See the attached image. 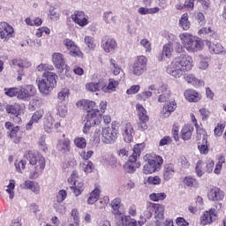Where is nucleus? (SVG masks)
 <instances>
[{"label": "nucleus", "instance_id": "obj_6", "mask_svg": "<svg viewBox=\"0 0 226 226\" xmlns=\"http://www.w3.org/2000/svg\"><path fill=\"white\" fill-rule=\"evenodd\" d=\"M142 149H144V144H137L133 147V153L124 165V172L127 174H135L137 169H140V162H137V160L140 158Z\"/></svg>", "mask_w": 226, "mask_h": 226}, {"label": "nucleus", "instance_id": "obj_48", "mask_svg": "<svg viewBox=\"0 0 226 226\" xmlns=\"http://www.w3.org/2000/svg\"><path fill=\"white\" fill-rule=\"evenodd\" d=\"M84 41L85 45H87L90 50H94V49H96V43L94 42V38L93 36L86 35Z\"/></svg>", "mask_w": 226, "mask_h": 226}, {"label": "nucleus", "instance_id": "obj_59", "mask_svg": "<svg viewBox=\"0 0 226 226\" xmlns=\"http://www.w3.org/2000/svg\"><path fill=\"white\" fill-rule=\"evenodd\" d=\"M225 130V124H217L214 130L215 137H222L223 131Z\"/></svg>", "mask_w": 226, "mask_h": 226}, {"label": "nucleus", "instance_id": "obj_24", "mask_svg": "<svg viewBox=\"0 0 226 226\" xmlns=\"http://www.w3.org/2000/svg\"><path fill=\"white\" fill-rule=\"evenodd\" d=\"M184 96L190 102L197 103V102H200V94L193 89L185 90Z\"/></svg>", "mask_w": 226, "mask_h": 226}, {"label": "nucleus", "instance_id": "obj_60", "mask_svg": "<svg viewBox=\"0 0 226 226\" xmlns=\"http://www.w3.org/2000/svg\"><path fill=\"white\" fill-rule=\"evenodd\" d=\"M94 154V152L93 150H88L86 152V150H81L79 152V155L81 156L82 160H85V162H88L89 158Z\"/></svg>", "mask_w": 226, "mask_h": 226}, {"label": "nucleus", "instance_id": "obj_25", "mask_svg": "<svg viewBox=\"0 0 226 226\" xmlns=\"http://www.w3.org/2000/svg\"><path fill=\"white\" fill-rule=\"evenodd\" d=\"M117 86H119V81L114 79H109L108 85L105 79H103L102 91L103 93H114L117 89Z\"/></svg>", "mask_w": 226, "mask_h": 226}, {"label": "nucleus", "instance_id": "obj_50", "mask_svg": "<svg viewBox=\"0 0 226 226\" xmlns=\"http://www.w3.org/2000/svg\"><path fill=\"white\" fill-rule=\"evenodd\" d=\"M149 199L154 202H158L160 200H165V199H167V194H165V192H159V193L154 192L149 195Z\"/></svg>", "mask_w": 226, "mask_h": 226}, {"label": "nucleus", "instance_id": "obj_33", "mask_svg": "<svg viewBox=\"0 0 226 226\" xmlns=\"http://www.w3.org/2000/svg\"><path fill=\"white\" fill-rule=\"evenodd\" d=\"M178 26L183 31H188L190 29L192 24L190 23L188 13L185 12L181 16Z\"/></svg>", "mask_w": 226, "mask_h": 226}, {"label": "nucleus", "instance_id": "obj_51", "mask_svg": "<svg viewBox=\"0 0 226 226\" xmlns=\"http://www.w3.org/2000/svg\"><path fill=\"white\" fill-rule=\"evenodd\" d=\"M103 20L106 22V24H110V22H113V24H116L117 22V19L116 16H112V11H106L103 13Z\"/></svg>", "mask_w": 226, "mask_h": 226}, {"label": "nucleus", "instance_id": "obj_9", "mask_svg": "<svg viewBox=\"0 0 226 226\" xmlns=\"http://www.w3.org/2000/svg\"><path fill=\"white\" fill-rule=\"evenodd\" d=\"M163 164V158L160 155H155L154 157L148 158L147 160V163L143 167V173L147 174H154L156 172L162 165Z\"/></svg>", "mask_w": 226, "mask_h": 226}, {"label": "nucleus", "instance_id": "obj_4", "mask_svg": "<svg viewBox=\"0 0 226 226\" xmlns=\"http://www.w3.org/2000/svg\"><path fill=\"white\" fill-rule=\"evenodd\" d=\"M57 86V76L56 72H45L42 79L38 80V89L42 96H49Z\"/></svg>", "mask_w": 226, "mask_h": 226}, {"label": "nucleus", "instance_id": "obj_62", "mask_svg": "<svg viewBox=\"0 0 226 226\" xmlns=\"http://www.w3.org/2000/svg\"><path fill=\"white\" fill-rule=\"evenodd\" d=\"M26 161H24V160L16 162H15L16 170H17L19 174H22V170H26Z\"/></svg>", "mask_w": 226, "mask_h": 226}, {"label": "nucleus", "instance_id": "obj_47", "mask_svg": "<svg viewBox=\"0 0 226 226\" xmlns=\"http://www.w3.org/2000/svg\"><path fill=\"white\" fill-rule=\"evenodd\" d=\"M5 109L7 114H12V116H18L19 112H20V105L19 104L7 105Z\"/></svg>", "mask_w": 226, "mask_h": 226}, {"label": "nucleus", "instance_id": "obj_38", "mask_svg": "<svg viewBox=\"0 0 226 226\" xmlns=\"http://www.w3.org/2000/svg\"><path fill=\"white\" fill-rule=\"evenodd\" d=\"M71 186V190L73 191L75 197H79V195H82V192H84V182H75Z\"/></svg>", "mask_w": 226, "mask_h": 226}, {"label": "nucleus", "instance_id": "obj_18", "mask_svg": "<svg viewBox=\"0 0 226 226\" xmlns=\"http://www.w3.org/2000/svg\"><path fill=\"white\" fill-rule=\"evenodd\" d=\"M207 47H208L210 54H226L225 48H223V46L220 42L207 41Z\"/></svg>", "mask_w": 226, "mask_h": 226}, {"label": "nucleus", "instance_id": "obj_63", "mask_svg": "<svg viewBox=\"0 0 226 226\" xmlns=\"http://www.w3.org/2000/svg\"><path fill=\"white\" fill-rule=\"evenodd\" d=\"M139 43H140L141 47H143V49H145L146 52H151L152 48H151V41H149V40L142 39Z\"/></svg>", "mask_w": 226, "mask_h": 226}, {"label": "nucleus", "instance_id": "obj_53", "mask_svg": "<svg viewBox=\"0 0 226 226\" xmlns=\"http://www.w3.org/2000/svg\"><path fill=\"white\" fill-rule=\"evenodd\" d=\"M148 90H145L141 94H139L137 95L138 100H143V102H146V100H149L151 96H153V90H149V87L147 88Z\"/></svg>", "mask_w": 226, "mask_h": 226}, {"label": "nucleus", "instance_id": "obj_31", "mask_svg": "<svg viewBox=\"0 0 226 226\" xmlns=\"http://www.w3.org/2000/svg\"><path fill=\"white\" fill-rule=\"evenodd\" d=\"M25 186L26 190H30L33 192V193H35V195H40V190H41V188L40 187V184H38V182L26 180Z\"/></svg>", "mask_w": 226, "mask_h": 226}, {"label": "nucleus", "instance_id": "obj_21", "mask_svg": "<svg viewBox=\"0 0 226 226\" xmlns=\"http://www.w3.org/2000/svg\"><path fill=\"white\" fill-rule=\"evenodd\" d=\"M207 197L209 200H213L215 202L216 200H223L225 193L220 188L214 187L208 191Z\"/></svg>", "mask_w": 226, "mask_h": 226}, {"label": "nucleus", "instance_id": "obj_34", "mask_svg": "<svg viewBox=\"0 0 226 226\" xmlns=\"http://www.w3.org/2000/svg\"><path fill=\"white\" fill-rule=\"evenodd\" d=\"M121 206H123L121 204V198H115L111 201L110 203L111 211L115 215V216H121V211L119 210L121 209Z\"/></svg>", "mask_w": 226, "mask_h": 226}, {"label": "nucleus", "instance_id": "obj_64", "mask_svg": "<svg viewBox=\"0 0 226 226\" xmlns=\"http://www.w3.org/2000/svg\"><path fill=\"white\" fill-rule=\"evenodd\" d=\"M44 114H45V111H43V109H39V110L35 111L34 113V115L32 116L33 121H34V123H38V121H40V119H41V117H43Z\"/></svg>", "mask_w": 226, "mask_h": 226}, {"label": "nucleus", "instance_id": "obj_19", "mask_svg": "<svg viewBox=\"0 0 226 226\" xmlns=\"http://www.w3.org/2000/svg\"><path fill=\"white\" fill-rule=\"evenodd\" d=\"M202 135V143H200L198 149L200 150V154H207L209 149L207 148V134L203 129H197V134Z\"/></svg>", "mask_w": 226, "mask_h": 226}, {"label": "nucleus", "instance_id": "obj_16", "mask_svg": "<svg viewBox=\"0 0 226 226\" xmlns=\"http://www.w3.org/2000/svg\"><path fill=\"white\" fill-rule=\"evenodd\" d=\"M177 109V102L175 100L170 101V102L163 105L162 111H161V117L163 119H167V117H170V114L172 112H176Z\"/></svg>", "mask_w": 226, "mask_h": 226}, {"label": "nucleus", "instance_id": "obj_23", "mask_svg": "<svg viewBox=\"0 0 226 226\" xmlns=\"http://www.w3.org/2000/svg\"><path fill=\"white\" fill-rule=\"evenodd\" d=\"M53 64L58 70H64L66 66V62H64V56L62 53H54L52 55Z\"/></svg>", "mask_w": 226, "mask_h": 226}, {"label": "nucleus", "instance_id": "obj_26", "mask_svg": "<svg viewBox=\"0 0 226 226\" xmlns=\"http://www.w3.org/2000/svg\"><path fill=\"white\" fill-rule=\"evenodd\" d=\"M56 149L60 153H70L72 149V141L70 139H64L58 141Z\"/></svg>", "mask_w": 226, "mask_h": 226}, {"label": "nucleus", "instance_id": "obj_49", "mask_svg": "<svg viewBox=\"0 0 226 226\" xmlns=\"http://www.w3.org/2000/svg\"><path fill=\"white\" fill-rule=\"evenodd\" d=\"M74 144L79 149H86L87 141L86 140V138L77 137L74 139Z\"/></svg>", "mask_w": 226, "mask_h": 226}, {"label": "nucleus", "instance_id": "obj_46", "mask_svg": "<svg viewBox=\"0 0 226 226\" xmlns=\"http://www.w3.org/2000/svg\"><path fill=\"white\" fill-rule=\"evenodd\" d=\"M154 213V203L147 202V210L144 212V216L147 220H149Z\"/></svg>", "mask_w": 226, "mask_h": 226}, {"label": "nucleus", "instance_id": "obj_52", "mask_svg": "<svg viewBox=\"0 0 226 226\" xmlns=\"http://www.w3.org/2000/svg\"><path fill=\"white\" fill-rule=\"evenodd\" d=\"M15 180H10L9 185H7L6 192L9 194V199L13 200L15 198Z\"/></svg>", "mask_w": 226, "mask_h": 226}, {"label": "nucleus", "instance_id": "obj_8", "mask_svg": "<svg viewBox=\"0 0 226 226\" xmlns=\"http://www.w3.org/2000/svg\"><path fill=\"white\" fill-rule=\"evenodd\" d=\"M148 89L149 91H154V94H159V103H165L167 100L170 99V88H169V86L163 83H156L154 85H150L148 87Z\"/></svg>", "mask_w": 226, "mask_h": 226}, {"label": "nucleus", "instance_id": "obj_44", "mask_svg": "<svg viewBox=\"0 0 226 226\" xmlns=\"http://www.w3.org/2000/svg\"><path fill=\"white\" fill-rule=\"evenodd\" d=\"M81 170L85 171L86 174H91L94 170V163L91 161H85L81 163Z\"/></svg>", "mask_w": 226, "mask_h": 226}, {"label": "nucleus", "instance_id": "obj_55", "mask_svg": "<svg viewBox=\"0 0 226 226\" xmlns=\"http://www.w3.org/2000/svg\"><path fill=\"white\" fill-rule=\"evenodd\" d=\"M58 100L64 102L70 97V89L63 88L57 94Z\"/></svg>", "mask_w": 226, "mask_h": 226}, {"label": "nucleus", "instance_id": "obj_40", "mask_svg": "<svg viewBox=\"0 0 226 226\" xmlns=\"http://www.w3.org/2000/svg\"><path fill=\"white\" fill-rule=\"evenodd\" d=\"M184 185L189 188H197L199 186V181L195 177L189 176L184 178Z\"/></svg>", "mask_w": 226, "mask_h": 226}, {"label": "nucleus", "instance_id": "obj_14", "mask_svg": "<svg viewBox=\"0 0 226 226\" xmlns=\"http://www.w3.org/2000/svg\"><path fill=\"white\" fill-rule=\"evenodd\" d=\"M64 46L73 57H82V51H80L79 46L72 39H64Z\"/></svg>", "mask_w": 226, "mask_h": 226}, {"label": "nucleus", "instance_id": "obj_30", "mask_svg": "<svg viewBox=\"0 0 226 226\" xmlns=\"http://www.w3.org/2000/svg\"><path fill=\"white\" fill-rule=\"evenodd\" d=\"M86 89L91 93L103 91V79H100L97 83L90 82L86 85Z\"/></svg>", "mask_w": 226, "mask_h": 226}, {"label": "nucleus", "instance_id": "obj_29", "mask_svg": "<svg viewBox=\"0 0 226 226\" xmlns=\"http://www.w3.org/2000/svg\"><path fill=\"white\" fill-rule=\"evenodd\" d=\"M102 47L103 50L109 54L114 52L115 49H117V42L114 39H108L102 43Z\"/></svg>", "mask_w": 226, "mask_h": 226}, {"label": "nucleus", "instance_id": "obj_7", "mask_svg": "<svg viewBox=\"0 0 226 226\" xmlns=\"http://www.w3.org/2000/svg\"><path fill=\"white\" fill-rule=\"evenodd\" d=\"M119 132V122L113 121L111 127H103L102 129L101 140L103 144H114L117 140Z\"/></svg>", "mask_w": 226, "mask_h": 226}, {"label": "nucleus", "instance_id": "obj_32", "mask_svg": "<svg viewBox=\"0 0 226 226\" xmlns=\"http://www.w3.org/2000/svg\"><path fill=\"white\" fill-rule=\"evenodd\" d=\"M193 133V126L185 124L181 130V139L183 140H190Z\"/></svg>", "mask_w": 226, "mask_h": 226}, {"label": "nucleus", "instance_id": "obj_58", "mask_svg": "<svg viewBox=\"0 0 226 226\" xmlns=\"http://www.w3.org/2000/svg\"><path fill=\"white\" fill-rule=\"evenodd\" d=\"M45 135H41L38 140L39 147H41V151H43V153H47V151H49V147H47V143L45 142Z\"/></svg>", "mask_w": 226, "mask_h": 226}, {"label": "nucleus", "instance_id": "obj_56", "mask_svg": "<svg viewBox=\"0 0 226 226\" xmlns=\"http://www.w3.org/2000/svg\"><path fill=\"white\" fill-rule=\"evenodd\" d=\"M53 207L59 215H64L66 213V207L63 205V202L55 201Z\"/></svg>", "mask_w": 226, "mask_h": 226}, {"label": "nucleus", "instance_id": "obj_41", "mask_svg": "<svg viewBox=\"0 0 226 226\" xmlns=\"http://www.w3.org/2000/svg\"><path fill=\"white\" fill-rule=\"evenodd\" d=\"M11 64L13 66H19V68H29L31 62L20 58L12 59Z\"/></svg>", "mask_w": 226, "mask_h": 226}, {"label": "nucleus", "instance_id": "obj_3", "mask_svg": "<svg viewBox=\"0 0 226 226\" xmlns=\"http://www.w3.org/2000/svg\"><path fill=\"white\" fill-rule=\"evenodd\" d=\"M27 160L32 166L30 169V179H38L40 176L43 174L45 167L47 166V161L41 154L28 153Z\"/></svg>", "mask_w": 226, "mask_h": 226}, {"label": "nucleus", "instance_id": "obj_5", "mask_svg": "<svg viewBox=\"0 0 226 226\" xmlns=\"http://www.w3.org/2000/svg\"><path fill=\"white\" fill-rule=\"evenodd\" d=\"M179 38L182 41L184 49L188 50L190 53L195 54V52H200V50L204 49V41L193 36L192 34H180Z\"/></svg>", "mask_w": 226, "mask_h": 226}, {"label": "nucleus", "instance_id": "obj_28", "mask_svg": "<svg viewBox=\"0 0 226 226\" xmlns=\"http://www.w3.org/2000/svg\"><path fill=\"white\" fill-rule=\"evenodd\" d=\"M174 174H176V169L174 168V164L172 163L166 164L163 169L164 181H170V179L174 177Z\"/></svg>", "mask_w": 226, "mask_h": 226}, {"label": "nucleus", "instance_id": "obj_27", "mask_svg": "<svg viewBox=\"0 0 226 226\" xmlns=\"http://www.w3.org/2000/svg\"><path fill=\"white\" fill-rule=\"evenodd\" d=\"M184 79L188 84H192L194 87H202L206 85L204 80L197 79L193 74H186Z\"/></svg>", "mask_w": 226, "mask_h": 226}, {"label": "nucleus", "instance_id": "obj_39", "mask_svg": "<svg viewBox=\"0 0 226 226\" xmlns=\"http://www.w3.org/2000/svg\"><path fill=\"white\" fill-rule=\"evenodd\" d=\"M174 52V45L172 42H168L164 44L162 48V56H165V57L170 58L172 57V53Z\"/></svg>", "mask_w": 226, "mask_h": 226}, {"label": "nucleus", "instance_id": "obj_15", "mask_svg": "<svg viewBox=\"0 0 226 226\" xmlns=\"http://www.w3.org/2000/svg\"><path fill=\"white\" fill-rule=\"evenodd\" d=\"M216 209L210 208L207 211L203 212L200 218V225H211L215 220H216Z\"/></svg>", "mask_w": 226, "mask_h": 226}, {"label": "nucleus", "instance_id": "obj_2", "mask_svg": "<svg viewBox=\"0 0 226 226\" xmlns=\"http://www.w3.org/2000/svg\"><path fill=\"white\" fill-rule=\"evenodd\" d=\"M193 68V58L186 54L176 56L171 65L167 68V73L175 79H181L182 76Z\"/></svg>", "mask_w": 226, "mask_h": 226}, {"label": "nucleus", "instance_id": "obj_54", "mask_svg": "<svg viewBox=\"0 0 226 226\" xmlns=\"http://www.w3.org/2000/svg\"><path fill=\"white\" fill-rule=\"evenodd\" d=\"M211 59L208 56L201 57V60L200 61L198 64V68L200 70H207L209 68V62Z\"/></svg>", "mask_w": 226, "mask_h": 226}, {"label": "nucleus", "instance_id": "obj_45", "mask_svg": "<svg viewBox=\"0 0 226 226\" xmlns=\"http://www.w3.org/2000/svg\"><path fill=\"white\" fill-rule=\"evenodd\" d=\"M75 167H77V161L75 159H70L62 164V169L67 171L75 169Z\"/></svg>", "mask_w": 226, "mask_h": 226}, {"label": "nucleus", "instance_id": "obj_35", "mask_svg": "<svg viewBox=\"0 0 226 226\" xmlns=\"http://www.w3.org/2000/svg\"><path fill=\"white\" fill-rule=\"evenodd\" d=\"M136 110L139 117V121H149V116H147V110L142 106V104L136 105Z\"/></svg>", "mask_w": 226, "mask_h": 226}, {"label": "nucleus", "instance_id": "obj_61", "mask_svg": "<svg viewBox=\"0 0 226 226\" xmlns=\"http://www.w3.org/2000/svg\"><path fill=\"white\" fill-rule=\"evenodd\" d=\"M5 94L7 96H10L11 98H13V96H17L19 98V87H13V88H8L4 89Z\"/></svg>", "mask_w": 226, "mask_h": 226}, {"label": "nucleus", "instance_id": "obj_1", "mask_svg": "<svg viewBox=\"0 0 226 226\" xmlns=\"http://www.w3.org/2000/svg\"><path fill=\"white\" fill-rule=\"evenodd\" d=\"M76 105L79 109H83L87 112L83 128V133L87 135L93 126L100 124L102 113L99 109H96V102H94V101L82 99L79 101Z\"/></svg>", "mask_w": 226, "mask_h": 226}, {"label": "nucleus", "instance_id": "obj_13", "mask_svg": "<svg viewBox=\"0 0 226 226\" xmlns=\"http://www.w3.org/2000/svg\"><path fill=\"white\" fill-rule=\"evenodd\" d=\"M121 132H122V135L124 137V142L130 143L133 140V136L135 135V130L133 129V125H132V123L125 122L122 124Z\"/></svg>", "mask_w": 226, "mask_h": 226}, {"label": "nucleus", "instance_id": "obj_42", "mask_svg": "<svg viewBox=\"0 0 226 226\" xmlns=\"http://www.w3.org/2000/svg\"><path fill=\"white\" fill-rule=\"evenodd\" d=\"M100 193L101 191L98 188H95L89 195L87 199V204L93 205L94 202L98 201V199H100Z\"/></svg>", "mask_w": 226, "mask_h": 226}, {"label": "nucleus", "instance_id": "obj_43", "mask_svg": "<svg viewBox=\"0 0 226 226\" xmlns=\"http://www.w3.org/2000/svg\"><path fill=\"white\" fill-rule=\"evenodd\" d=\"M155 220H163V213H165V207L163 205L154 203Z\"/></svg>", "mask_w": 226, "mask_h": 226}, {"label": "nucleus", "instance_id": "obj_37", "mask_svg": "<svg viewBox=\"0 0 226 226\" xmlns=\"http://www.w3.org/2000/svg\"><path fill=\"white\" fill-rule=\"evenodd\" d=\"M109 68L112 71L114 75H121V77L124 76V73L123 72V69L119 67L117 63L114 58H111L109 60Z\"/></svg>", "mask_w": 226, "mask_h": 226}, {"label": "nucleus", "instance_id": "obj_10", "mask_svg": "<svg viewBox=\"0 0 226 226\" xmlns=\"http://www.w3.org/2000/svg\"><path fill=\"white\" fill-rule=\"evenodd\" d=\"M145 72H147V57L146 56H139L134 60L132 72L136 77H140Z\"/></svg>", "mask_w": 226, "mask_h": 226}, {"label": "nucleus", "instance_id": "obj_22", "mask_svg": "<svg viewBox=\"0 0 226 226\" xmlns=\"http://www.w3.org/2000/svg\"><path fill=\"white\" fill-rule=\"evenodd\" d=\"M54 123H56V119H54V114L49 111L44 117V131L47 133H52V131L54 130Z\"/></svg>", "mask_w": 226, "mask_h": 226}, {"label": "nucleus", "instance_id": "obj_57", "mask_svg": "<svg viewBox=\"0 0 226 226\" xmlns=\"http://www.w3.org/2000/svg\"><path fill=\"white\" fill-rule=\"evenodd\" d=\"M203 167L204 162L201 160L198 161L195 167V172L198 177H202V176H204V170H202Z\"/></svg>", "mask_w": 226, "mask_h": 226}, {"label": "nucleus", "instance_id": "obj_17", "mask_svg": "<svg viewBox=\"0 0 226 226\" xmlns=\"http://www.w3.org/2000/svg\"><path fill=\"white\" fill-rule=\"evenodd\" d=\"M71 19L75 24L80 26V27H84L89 24L87 18H86V13L81 11H75L74 13L72 14Z\"/></svg>", "mask_w": 226, "mask_h": 226}, {"label": "nucleus", "instance_id": "obj_20", "mask_svg": "<svg viewBox=\"0 0 226 226\" xmlns=\"http://www.w3.org/2000/svg\"><path fill=\"white\" fill-rule=\"evenodd\" d=\"M117 225L118 226H142L140 222L132 219L130 215H123L121 218L117 219Z\"/></svg>", "mask_w": 226, "mask_h": 226}, {"label": "nucleus", "instance_id": "obj_12", "mask_svg": "<svg viewBox=\"0 0 226 226\" xmlns=\"http://www.w3.org/2000/svg\"><path fill=\"white\" fill-rule=\"evenodd\" d=\"M15 36V29L6 22H0V38L3 41H8Z\"/></svg>", "mask_w": 226, "mask_h": 226}, {"label": "nucleus", "instance_id": "obj_36", "mask_svg": "<svg viewBox=\"0 0 226 226\" xmlns=\"http://www.w3.org/2000/svg\"><path fill=\"white\" fill-rule=\"evenodd\" d=\"M5 128L8 130L9 137L11 139L17 137V134L20 132V127L13 125L11 122H6Z\"/></svg>", "mask_w": 226, "mask_h": 226}, {"label": "nucleus", "instance_id": "obj_11", "mask_svg": "<svg viewBox=\"0 0 226 226\" xmlns=\"http://www.w3.org/2000/svg\"><path fill=\"white\" fill-rule=\"evenodd\" d=\"M36 94V87L33 85H26L25 87H18V99L24 100V102H27L30 100L32 96Z\"/></svg>", "mask_w": 226, "mask_h": 226}]
</instances>
